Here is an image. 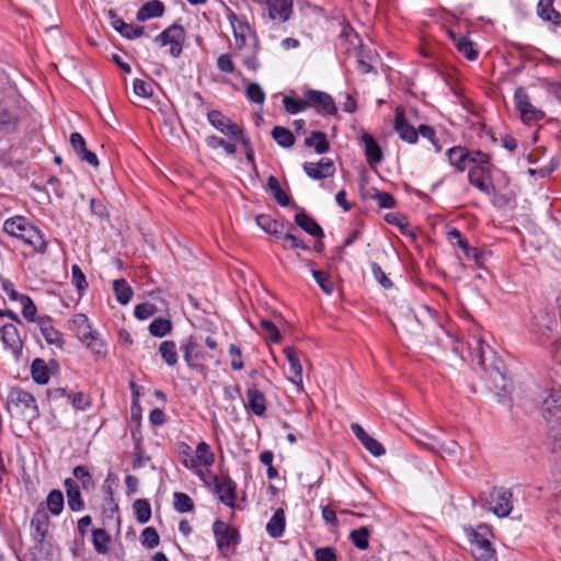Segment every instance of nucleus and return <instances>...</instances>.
<instances>
[{
    "label": "nucleus",
    "mask_w": 561,
    "mask_h": 561,
    "mask_svg": "<svg viewBox=\"0 0 561 561\" xmlns=\"http://www.w3.org/2000/svg\"><path fill=\"white\" fill-rule=\"evenodd\" d=\"M3 230L10 236L22 240L36 252L44 253L46 251L47 243L44 240L43 233L25 217L16 216L7 219L3 224Z\"/></svg>",
    "instance_id": "f257e3e1"
},
{
    "label": "nucleus",
    "mask_w": 561,
    "mask_h": 561,
    "mask_svg": "<svg viewBox=\"0 0 561 561\" xmlns=\"http://www.w3.org/2000/svg\"><path fill=\"white\" fill-rule=\"evenodd\" d=\"M7 409L12 416L27 421L39 416V410L34 396L20 387H12L9 390Z\"/></svg>",
    "instance_id": "f03ea898"
},
{
    "label": "nucleus",
    "mask_w": 561,
    "mask_h": 561,
    "mask_svg": "<svg viewBox=\"0 0 561 561\" xmlns=\"http://www.w3.org/2000/svg\"><path fill=\"white\" fill-rule=\"evenodd\" d=\"M70 329L76 336L94 354L103 356L106 353L104 342L100 339L98 332L91 328L88 317L83 313H77L70 320Z\"/></svg>",
    "instance_id": "7ed1b4c3"
},
{
    "label": "nucleus",
    "mask_w": 561,
    "mask_h": 561,
    "mask_svg": "<svg viewBox=\"0 0 561 561\" xmlns=\"http://www.w3.org/2000/svg\"><path fill=\"white\" fill-rule=\"evenodd\" d=\"M228 19L230 21L234 41H236V48L238 50H242L245 46L248 41L251 42V45L256 47L259 44V38L255 34V32L252 30L250 24L243 20L240 19L237 14L230 13L228 15Z\"/></svg>",
    "instance_id": "20e7f679"
},
{
    "label": "nucleus",
    "mask_w": 561,
    "mask_h": 561,
    "mask_svg": "<svg viewBox=\"0 0 561 561\" xmlns=\"http://www.w3.org/2000/svg\"><path fill=\"white\" fill-rule=\"evenodd\" d=\"M513 493L505 488H493L485 499L492 511L499 517H506L513 510Z\"/></svg>",
    "instance_id": "39448f33"
},
{
    "label": "nucleus",
    "mask_w": 561,
    "mask_h": 561,
    "mask_svg": "<svg viewBox=\"0 0 561 561\" xmlns=\"http://www.w3.org/2000/svg\"><path fill=\"white\" fill-rule=\"evenodd\" d=\"M540 412L547 423L561 421V389H549L541 394Z\"/></svg>",
    "instance_id": "423d86ee"
},
{
    "label": "nucleus",
    "mask_w": 561,
    "mask_h": 561,
    "mask_svg": "<svg viewBox=\"0 0 561 561\" xmlns=\"http://www.w3.org/2000/svg\"><path fill=\"white\" fill-rule=\"evenodd\" d=\"M185 35V30L182 25L172 24L161 32L156 37V41L159 42L161 46L169 45L170 54L173 57H179L182 54Z\"/></svg>",
    "instance_id": "0eeeda50"
},
{
    "label": "nucleus",
    "mask_w": 561,
    "mask_h": 561,
    "mask_svg": "<svg viewBox=\"0 0 561 561\" xmlns=\"http://www.w3.org/2000/svg\"><path fill=\"white\" fill-rule=\"evenodd\" d=\"M514 101L524 122H537L543 118L545 113L530 103V99L524 88L518 87L515 89Z\"/></svg>",
    "instance_id": "6e6552de"
},
{
    "label": "nucleus",
    "mask_w": 561,
    "mask_h": 561,
    "mask_svg": "<svg viewBox=\"0 0 561 561\" xmlns=\"http://www.w3.org/2000/svg\"><path fill=\"white\" fill-rule=\"evenodd\" d=\"M217 547L220 551L239 543V531L222 520H216L213 525Z\"/></svg>",
    "instance_id": "1a4fd4ad"
},
{
    "label": "nucleus",
    "mask_w": 561,
    "mask_h": 561,
    "mask_svg": "<svg viewBox=\"0 0 561 561\" xmlns=\"http://www.w3.org/2000/svg\"><path fill=\"white\" fill-rule=\"evenodd\" d=\"M305 96L308 106L316 107L319 112H323L328 115L336 114L337 108L330 94L318 90H308L305 92Z\"/></svg>",
    "instance_id": "9d476101"
},
{
    "label": "nucleus",
    "mask_w": 561,
    "mask_h": 561,
    "mask_svg": "<svg viewBox=\"0 0 561 561\" xmlns=\"http://www.w3.org/2000/svg\"><path fill=\"white\" fill-rule=\"evenodd\" d=\"M0 340L11 351L15 359L22 356L24 344L14 324L8 323L0 328Z\"/></svg>",
    "instance_id": "9b49d317"
},
{
    "label": "nucleus",
    "mask_w": 561,
    "mask_h": 561,
    "mask_svg": "<svg viewBox=\"0 0 561 561\" xmlns=\"http://www.w3.org/2000/svg\"><path fill=\"white\" fill-rule=\"evenodd\" d=\"M207 119L209 124L225 136L237 137L241 133V127L225 116L220 111L213 110L208 112Z\"/></svg>",
    "instance_id": "f8f14e48"
},
{
    "label": "nucleus",
    "mask_w": 561,
    "mask_h": 561,
    "mask_svg": "<svg viewBox=\"0 0 561 561\" xmlns=\"http://www.w3.org/2000/svg\"><path fill=\"white\" fill-rule=\"evenodd\" d=\"M182 351L184 360L191 369L196 371H203L205 369L202 360H204L206 356L198 350V343L193 336H190L182 345Z\"/></svg>",
    "instance_id": "ddd939ff"
},
{
    "label": "nucleus",
    "mask_w": 561,
    "mask_h": 561,
    "mask_svg": "<svg viewBox=\"0 0 561 561\" xmlns=\"http://www.w3.org/2000/svg\"><path fill=\"white\" fill-rule=\"evenodd\" d=\"M302 168L306 174L313 180L331 178L335 173L334 163L329 158H321L318 163L305 162Z\"/></svg>",
    "instance_id": "4468645a"
},
{
    "label": "nucleus",
    "mask_w": 561,
    "mask_h": 561,
    "mask_svg": "<svg viewBox=\"0 0 561 561\" xmlns=\"http://www.w3.org/2000/svg\"><path fill=\"white\" fill-rule=\"evenodd\" d=\"M473 342L474 345H470L472 360H477L478 365L483 369L493 367V350L479 339H474ZM494 369L499 370V367L494 365Z\"/></svg>",
    "instance_id": "2eb2a0df"
},
{
    "label": "nucleus",
    "mask_w": 561,
    "mask_h": 561,
    "mask_svg": "<svg viewBox=\"0 0 561 561\" xmlns=\"http://www.w3.org/2000/svg\"><path fill=\"white\" fill-rule=\"evenodd\" d=\"M393 129L401 140L408 144H415L417 141V129L407 121L403 112L399 108L396 111Z\"/></svg>",
    "instance_id": "dca6fc26"
},
{
    "label": "nucleus",
    "mask_w": 561,
    "mask_h": 561,
    "mask_svg": "<svg viewBox=\"0 0 561 561\" xmlns=\"http://www.w3.org/2000/svg\"><path fill=\"white\" fill-rule=\"evenodd\" d=\"M31 528L33 530L34 540H36L38 543H42L45 540L49 529V517L43 507V504H41L34 513L31 520Z\"/></svg>",
    "instance_id": "f3484780"
},
{
    "label": "nucleus",
    "mask_w": 561,
    "mask_h": 561,
    "mask_svg": "<svg viewBox=\"0 0 561 561\" xmlns=\"http://www.w3.org/2000/svg\"><path fill=\"white\" fill-rule=\"evenodd\" d=\"M108 19L111 20L112 26L124 37L128 39H134L140 37L145 28L144 26L133 25L124 22L122 18L117 15L114 10H108L107 12Z\"/></svg>",
    "instance_id": "a211bd4d"
},
{
    "label": "nucleus",
    "mask_w": 561,
    "mask_h": 561,
    "mask_svg": "<svg viewBox=\"0 0 561 561\" xmlns=\"http://www.w3.org/2000/svg\"><path fill=\"white\" fill-rule=\"evenodd\" d=\"M236 483L230 477L215 479V491L219 501L227 506L232 507L236 500Z\"/></svg>",
    "instance_id": "6ab92c4d"
},
{
    "label": "nucleus",
    "mask_w": 561,
    "mask_h": 561,
    "mask_svg": "<svg viewBox=\"0 0 561 561\" xmlns=\"http://www.w3.org/2000/svg\"><path fill=\"white\" fill-rule=\"evenodd\" d=\"M215 461V455L210 450V447L207 443L201 442L196 447V454L191 459H184L183 465L186 468H196L198 466L209 467Z\"/></svg>",
    "instance_id": "aec40b11"
},
{
    "label": "nucleus",
    "mask_w": 561,
    "mask_h": 561,
    "mask_svg": "<svg viewBox=\"0 0 561 561\" xmlns=\"http://www.w3.org/2000/svg\"><path fill=\"white\" fill-rule=\"evenodd\" d=\"M351 430L363 446L374 456L378 457L386 453L382 445L374 437L369 436L359 424L353 423Z\"/></svg>",
    "instance_id": "412c9836"
},
{
    "label": "nucleus",
    "mask_w": 561,
    "mask_h": 561,
    "mask_svg": "<svg viewBox=\"0 0 561 561\" xmlns=\"http://www.w3.org/2000/svg\"><path fill=\"white\" fill-rule=\"evenodd\" d=\"M283 352L289 364V380L295 383L299 390H302V366L296 350L285 347Z\"/></svg>",
    "instance_id": "4be33fe9"
},
{
    "label": "nucleus",
    "mask_w": 561,
    "mask_h": 561,
    "mask_svg": "<svg viewBox=\"0 0 561 561\" xmlns=\"http://www.w3.org/2000/svg\"><path fill=\"white\" fill-rule=\"evenodd\" d=\"M37 324L43 337L48 344L56 345L58 347L62 346V334L54 328L51 318L39 317L37 318Z\"/></svg>",
    "instance_id": "5701e85b"
},
{
    "label": "nucleus",
    "mask_w": 561,
    "mask_h": 561,
    "mask_svg": "<svg viewBox=\"0 0 561 561\" xmlns=\"http://www.w3.org/2000/svg\"><path fill=\"white\" fill-rule=\"evenodd\" d=\"M360 140L364 145V152L368 164L371 167L379 164L382 161L383 153L378 142L368 133H364Z\"/></svg>",
    "instance_id": "b1692460"
},
{
    "label": "nucleus",
    "mask_w": 561,
    "mask_h": 561,
    "mask_svg": "<svg viewBox=\"0 0 561 561\" xmlns=\"http://www.w3.org/2000/svg\"><path fill=\"white\" fill-rule=\"evenodd\" d=\"M55 360H50L49 365L43 358H35L31 364V375L33 380L38 385H46L51 375V367H57Z\"/></svg>",
    "instance_id": "393cba45"
},
{
    "label": "nucleus",
    "mask_w": 561,
    "mask_h": 561,
    "mask_svg": "<svg viewBox=\"0 0 561 561\" xmlns=\"http://www.w3.org/2000/svg\"><path fill=\"white\" fill-rule=\"evenodd\" d=\"M485 178H490V170L488 167H473L469 170V183L480 190L482 193L491 194L493 191V185L486 183Z\"/></svg>",
    "instance_id": "a878e982"
},
{
    "label": "nucleus",
    "mask_w": 561,
    "mask_h": 561,
    "mask_svg": "<svg viewBox=\"0 0 561 561\" xmlns=\"http://www.w3.org/2000/svg\"><path fill=\"white\" fill-rule=\"evenodd\" d=\"M472 553L479 561H489L494 554L491 542L478 533L472 534Z\"/></svg>",
    "instance_id": "bb28decb"
},
{
    "label": "nucleus",
    "mask_w": 561,
    "mask_h": 561,
    "mask_svg": "<svg viewBox=\"0 0 561 561\" xmlns=\"http://www.w3.org/2000/svg\"><path fill=\"white\" fill-rule=\"evenodd\" d=\"M248 402L245 408L249 409L256 416H263L266 412V399L262 391L256 387H250L247 390Z\"/></svg>",
    "instance_id": "cd10ccee"
},
{
    "label": "nucleus",
    "mask_w": 561,
    "mask_h": 561,
    "mask_svg": "<svg viewBox=\"0 0 561 561\" xmlns=\"http://www.w3.org/2000/svg\"><path fill=\"white\" fill-rule=\"evenodd\" d=\"M68 506L72 512H79L84 508V502L81 497L78 482L71 478H67L64 482Z\"/></svg>",
    "instance_id": "c85d7f7f"
},
{
    "label": "nucleus",
    "mask_w": 561,
    "mask_h": 561,
    "mask_svg": "<svg viewBox=\"0 0 561 561\" xmlns=\"http://www.w3.org/2000/svg\"><path fill=\"white\" fill-rule=\"evenodd\" d=\"M270 18L287 21L291 14L293 0H266Z\"/></svg>",
    "instance_id": "c756f323"
},
{
    "label": "nucleus",
    "mask_w": 561,
    "mask_h": 561,
    "mask_svg": "<svg viewBox=\"0 0 561 561\" xmlns=\"http://www.w3.org/2000/svg\"><path fill=\"white\" fill-rule=\"evenodd\" d=\"M447 158L449 163L458 171L463 172L468 169L469 158L468 149L461 146H455L447 150Z\"/></svg>",
    "instance_id": "7c9ffc66"
},
{
    "label": "nucleus",
    "mask_w": 561,
    "mask_h": 561,
    "mask_svg": "<svg viewBox=\"0 0 561 561\" xmlns=\"http://www.w3.org/2000/svg\"><path fill=\"white\" fill-rule=\"evenodd\" d=\"M448 36L454 42L457 50L469 60H474L478 57V50L474 48L473 43L467 36H457L453 31H448Z\"/></svg>",
    "instance_id": "2f4dec72"
},
{
    "label": "nucleus",
    "mask_w": 561,
    "mask_h": 561,
    "mask_svg": "<svg viewBox=\"0 0 561 561\" xmlns=\"http://www.w3.org/2000/svg\"><path fill=\"white\" fill-rule=\"evenodd\" d=\"M295 224L312 237H317V238L323 237L322 228L316 222V220L313 218H311L305 211H300V213L296 214Z\"/></svg>",
    "instance_id": "473e14b6"
},
{
    "label": "nucleus",
    "mask_w": 561,
    "mask_h": 561,
    "mask_svg": "<svg viewBox=\"0 0 561 561\" xmlns=\"http://www.w3.org/2000/svg\"><path fill=\"white\" fill-rule=\"evenodd\" d=\"M164 13V4L160 0L146 2L137 12L136 19L145 22L151 18H159Z\"/></svg>",
    "instance_id": "72a5a7b5"
},
{
    "label": "nucleus",
    "mask_w": 561,
    "mask_h": 561,
    "mask_svg": "<svg viewBox=\"0 0 561 561\" xmlns=\"http://www.w3.org/2000/svg\"><path fill=\"white\" fill-rule=\"evenodd\" d=\"M256 224L260 226L266 233L274 236L279 240L280 233L284 232L285 226L284 224H279L278 221L271 218L268 215H259L256 217Z\"/></svg>",
    "instance_id": "f704fd0d"
},
{
    "label": "nucleus",
    "mask_w": 561,
    "mask_h": 561,
    "mask_svg": "<svg viewBox=\"0 0 561 561\" xmlns=\"http://www.w3.org/2000/svg\"><path fill=\"white\" fill-rule=\"evenodd\" d=\"M285 530V513L282 508L275 511L266 525V531L272 538H279Z\"/></svg>",
    "instance_id": "c9c22d12"
},
{
    "label": "nucleus",
    "mask_w": 561,
    "mask_h": 561,
    "mask_svg": "<svg viewBox=\"0 0 561 561\" xmlns=\"http://www.w3.org/2000/svg\"><path fill=\"white\" fill-rule=\"evenodd\" d=\"M537 13L545 21L552 22L556 25L561 23V14L554 10L553 0H539Z\"/></svg>",
    "instance_id": "e433bc0d"
},
{
    "label": "nucleus",
    "mask_w": 561,
    "mask_h": 561,
    "mask_svg": "<svg viewBox=\"0 0 561 561\" xmlns=\"http://www.w3.org/2000/svg\"><path fill=\"white\" fill-rule=\"evenodd\" d=\"M294 226L291 224H287L286 229L283 233H280L279 240L282 241V244L285 249H301L305 251L309 250V247L297 236L291 233V230H294Z\"/></svg>",
    "instance_id": "4c0bfd02"
},
{
    "label": "nucleus",
    "mask_w": 561,
    "mask_h": 561,
    "mask_svg": "<svg viewBox=\"0 0 561 561\" xmlns=\"http://www.w3.org/2000/svg\"><path fill=\"white\" fill-rule=\"evenodd\" d=\"M45 505V511L47 510L54 516H58L62 512L65 505L62 492L57 489L51 490L46 497Z\"/></svg>",
    "instance_id": "58836bf2"
},
{
    "label": "nucleus",
    "mask_w": 561,
    "mask_h": 561,
    "mask_svg": "<svg viewBox=\"0 0 561 561\" xmlns=\"http://www.w3.org/2000/svg\"><path fill=\"white\" fill-rule=\"evenodd\" d=\"M111 536L103 528H96L92 531V543L98 553L105 554L108 552V543Z\"/></svg>",
    "instance_id": "ea45409f"
},
{
    "label": "nucleus",
    "mask_w": 561,
    "mask_h": 561,
    "mask_svg": "<svg viewBox=\"0 0 561 561\" xmlns=\"http://www.w3.org/2000/svg\"><path fill=\"white\" fill-rule=\"evenodd\" d=\"M113 290L117 301L122 305H127L133 297V289L124 278L113 282Z\"/></svg>",
    "instance_id": "a19ab883"
},
{
    "label": "nucleus",
    "mask_w": 561,
    "mask_h": 561,
    "mask_svg": "<svg viewBox=\"0 0 561 561\" xmlns=\"http://www.w3.org/2000/svg\"><path fill=\"white\" fill-rule=\"evenodd\" d=\"M172 322L165 318H157L149 324V333L154 337H163L171 333Z\"/></svg>",
    "instance_id": "79ce46f5"
},
{
    "label": "nucleus",
    "mask_w": 561,
    "mask_h": 561,
    "mask_svg": "<svg viewBox=\"0 0 561 561\" xmlns=\"http://www.w3.org/2000/svg\"><path fill=\"white\" fill-rule=\"evenodd\" d=\"M159 353L169 366H174L178 363V351L174 341H163L159 346Z\"/></svg>",
    "instance_id": "37998d69"
},
{
    "label": "nucleus",
    "mask_w": 561,
    "mask_h": 561,
    "mask_svg": "<svg viewBox=\"0 0 561 561\" xmlns=\"http://www.w3.org/2000/svg\"><path fill=\"white\" fill-rule=\"evenodd\" d=\"M272 137L283 148H290L295 144L294 134L283 126H275L272 129Z\"/></svg>",
    "instance_id": "c03bdc74"
},
{
    "label": "nucleus",
    "mask_w": 561,
    "mask_h": 561,
    "mask_svg": "<svg viewBox=\"0 0 561 561\" xmlns=\"http://www.w3.org/2000/svg\"><path fill=\"white\" fill-rule=\"evenodd\" d=\"M267 187L272 192L275 201L280 206H288L290 204V197L284 192L278 180L275 176L271 175L267 179Z\"/></svg>",
    "instance_id": "a18cd8bd"
},
{
    "label": "nucleus",
    "mask_w": 561,
    "mask_h": 561,
    "mask_svg": "<svg viewBox=\"0 0 561 561\" xmlns=\"http://www.w3.org/2000/svg\"><path fill=\"white\" fill-rule=\"evenodd\" d=\"M134 512L140 524H146L151 518V506L148 500L138 499L134 502Z\"/></svg>",
    "instance_id": "49530a36"
},
{
    "label": "nucleus",
    "mask_w": 561,
    "mask_h": 561,
    "mask_svg": "<svg viewBox=\"0 0 561 561\" xmlns=\"http://www.w3.org/2000/svg\"><path fill=\"white\" fill-rule=\"evenodd\" d=\"M173 499V506L176 512L190 513L194 510V502L186 493L175 492Z\"/></svg>",
    "instance_id": "de8ad7c7"
},
{
    "label": "nucleus",
    "mask_w": 561,
    "mask_h": 561,
    "mask_svg": "<svg viewBox=\"0 0 561 561\" xmlns=\"http://www.w3.org/2000/svg\"><path fill=\"white\" fill-rule=\"evenodd\" d=\"M369 534L370 531L367 527H360L358 529L353 530L350 535V538L356 548L365 550L369 546Z\"/></svg>",
    "instance_id": "09e8293b"
},
{
    "label": "nucleus",
    "mask_w": 561,
    "mask_h": 561,
    "mask_svg": "<svg viewBox=\"0 0 561 561\" xmlns=\"http://www.w3.org/2000/svg\"><path fill=\"white\" fill-rule=\"evenodd\" d=\"M140 541L142 546L153 549L159 546L160 543V537L156 528L153 527H146L140 535Z\"/></svg>",
    "instance_id": "8fccbe9b"
},
{
    "label": "nucleus",
    "mask_w": 561,
    "mask_h": 561,
    "mask_svg": "<svg viewBox=\"0 0 561 561\" xmlns=\"http://www.w3.org/2000/svg\"><path fill=\"white\" fill-rule=\"evenodd\" d=\"M312 276L317 284L327 295H331L334 291V283L330 275L322 271H312Z\"/></svg>",
    "instance_id": "3c124183"
},
{
    "label": "nucleus",
    "mask_w": 561,
    "mask_h": 561,
    "mask_svg": "<svg viewBox=\"0 0 561 561\" xmlns=\"http://www.w3.org/2000/svg\"><path fill=\"white\" fill-rule=\"evenodd\" d=\"M72 474L75 477L73 480H78L81 482V486L84 490H89L93 488V481L90 471L85 466H77L72 470Z\"/></svg>",
    "instance_id": "603ef678"
},
{
    "label": "nucleus",
    "mask_w": 561,
    "mask_h": 561,
    "mask_svg": "<svg viewBox=\"0 0 561 561\" xmlns=\"http://www.w3.org/2000/svg\"><path fill=\"white\" fill-rule=\"evenodd\" d=\"M283 104L289 114H296L298 112H301L308 107L307 99L306 96L304 99H294L290 96H284Z\"/></svg>",
    "instance_id": "864d4df0"
},
{
    "label": "nucleus",
    "mask_w": 561,
    "mask_h": 561,
    "mask_svg": "<svg viewBox=\"0 0 561 561\" xmlns=\"http://www.w3.org/2000/svg\"><path fill=\"white\" fill-rule=\"evenodd\" d=\"M71 283L78 290L80 295L88 288V282L85 279V275L82 270L78 265H72L71 267Z\"/></svg>",
    "instance_id": "5fc2aeb1"
},
{
    "label": "nucleus",
    "mask_w": 561,
    "mask_h": 561,
    "mask_svg": "<svg viewBox=\"0 0 561 561\" xmlns=\"http://www.w3.org/2000/svg\"><path fill=\"white\" fill-rule=\"evenodd\" d=\"M245 95L251 102L255 104H263L265 101V93L263 89L259 83L255 82L248 83Z\"/></svg>",
    "instance_id": "6e6d98bb"
},
{
    "label": "nucleus",
    "mask_w": 561,
    "mask_h": 561,
    "mask_svg": "<svg viewBox=\"0 0 561 561\" xmlns=\"http://www.w3.org/2000/svg\"><path fill=\"white\" fill-rule=\"evenodd\" d=\"M549 424V431H548V437L551 442L552 449L559 450L561 449V420L554 421L553 423Z\"/></svg>",
    "instance_id": "4d7b16f0"
},
{
    "label": "nucleus",
    "mask_w": 561,
    "mask_h": 561,
    "mask_svg": "<svg viewBox=\"0 0 561 561\" xmlns=\"http://www.w3.org/2000/svg\"><path fill=\"white\" fill-rule=\"evenodd\" d=\"M158 308L152 302H142L135 307L134 316L139 320H147L157 312Z\"/></svg>",
    "instance_id": "13d9d810"
},
{
    "label": "nucleus",
    "mask_w": 561,
    "mask_h": 561,
    "mask_svg": "<svg viewBox=\"0 0 561 561\" xmlns=\"http://www.w3.org/2000/svg\"><path fill=\"white\" fill-rule=\"evenodd\" d=\"M20 305L22 307L23 317L31 322H37L36 312L37 308L33 300L26 295L21 301Z\"/></svg>",
    "instance_id": "bf43d9fd"
},
{
    "label": "nucleus",
    "mask_w": 561,
    "mask_h": 561,
    "mask_svg": "<svg viewBox=\"0 0 561 561\" xmlns=\"http://www.w3.org/2000/svg\"><path fill=\"white\" fill-rule=\"evenodd\" d=\"M260 325L266 337H268L273 343H278L280 341L279 331L272 321L262 319L260 321Z\"/></svg>",
    "instance_id": "052dcab7"
},
{
    "label": "nucleus",
    "mask_w": 561,
    "mask_h": 561,
    "mask_svg": "<svg viewBox=\"0 0 561 561\" xmlns=\"http://www.w3.org/2000/svg\"><path fill=\"white\" fill-rule=\"evenodd\" d=\"M468 158L469 164L472 163L476 167H486V164H489L491 161V157L481 150L468 149Z\"/></svg>",
    "instance_id": "680f3d73"
},
{
    "label": "nucleus",
    "mask_w": 561,
    "mask_h": 561,
    "mask_svg": "<svg viewBox=\"0 0 561 561\" xmlns=\"http://www.w3.org/2000/svg\"><path fill=\"white\" fill-rule=\"evenodd\" d=\"M259 50H260V45L257 44L256 47L252 46V50L249 55H244L242 57V64L249 70L256 71L260 68V62L257 60Z\"/></svg>",
    "instance_id": "e2e57ef3"
},
{
    "label": "nucleus",
    "mask_w": 561,
    "mask_h": 561,
    "mask_svg": "<svg viewBox=\"0 0 561 561\" xmlns=\"http://www.w3.org/2000/svg\"><path fill=\"white\" fill-rule=\"evenodd\" d=\"M540 85L561 102V81L545 78L540 80Z\"/></svg>",
    "instance_id": "0e129e2a"
},
{
    "label": "nucleus",
    "mask_w": 561,
    "mask_h": 561,
    "mask_svg": "<svg viewBox=\"0 0 561 561\" xmlns=\"http://www.w3.org/2000/svg\"><path fill=\"white\" fill-rule=\"evenodd\" d=\"M229 355L231 356V368L233 370H241L244 367V363L242 359V353L240 347L234 344L229 346Z\"/></svg>",
    "instance_id": "69168bd1"
},
{
    "label": "nucleus",
    "mask_w": 561,
    "mask_h": 561,
    "mask_svg": "<svg viewBox=\"0 0 561 561\" xmlns=\"http://www.w3.org/2000/svg\"><path fill=\"white\" fill-rule=\"evenodd\" d=\"M217 67L221 72L233 73L236 71L234 64L230 54H222L217 58Z\"/></svg>",
    "instance_id": "338daca9"
},
{
    "label": "nucleus",
    "mask_w": 561,
    "mask_h": 561,
    "mask_svg": "<svg viewBox=\"0 0 561 561\" xmlns=\"http://www.w3.org/2000/svg\"><path fill=\"white\" fill-rule=\"evenodd\" d=\"M314 557L317 561H336L335 551L330 547L318 548L314 551Z\"/></svg>",
    "instance_id": "774afa93"
}]
</instances>
